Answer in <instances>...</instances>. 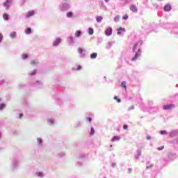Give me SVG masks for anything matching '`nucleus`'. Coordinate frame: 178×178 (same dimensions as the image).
I'll return each instance as SVG.
<instances>
[{"instance_id":"obj_1","label":"nucleus","mask_w":178,"mask_h":178,"mask_svg":"<svg viewBox=\"0 0 178 178\" xmlns=\"http://www.w3.org/2000/svg\"><path fill=\"white\" fill-rule=\"evenodd\" d=\"M141 44H143V41L140 40L136 43L132 48V52L135 54L134 57L131 59L133 62H134V60H137V59H138V56H141V48H140V45H141Z\"/></svg>"},{"instance_id":"obj_2","label":"nucleus","mask_w":178,"mask_h":178,"mask_svg":"<svg viewBox=\"0 0 178 178\" xmlns=\"http://www.w3.org/2000/svg\"><path fill=\"white\" fill-rule=\"evenodd\" d=\"M77 52L79 55V58H81V59L86 58V55L87 54V51L83 48V47H79L77 49Z\"/></svg>"},{"instance_id":"obj_3","label":"nucleus","mask_w":178,"mask_h":178,"mask_svg":"<svg viewBox=\"0 0 178 178\" xmlns=\"http://www.w3.org/2000/svg\"><path fill=\"white\" fill-rule=\"evenodd\" d=\"M60 10L65 11L69 9V5L67 3H63L59 6Z\"/></svg>"},{"instance_id":"obj_4","label":"nucleus","mask_w":178,"mask_h":178,"mask_svg":"<svg viewBox=\"0 0 178 178\" xmlns=\"http://www.w3.org/2000/svg\"><path fill=\"white\" fill-rule=\"evenodd\" d=\"M175 108V104H167L163 106L164 111H170V109H173Z\"/></svg>"},{"instance_id":"obj_5","label":"nucleus","mask_w":178,"mask_h":178,"mask_svg":"<svg viewBox=\"0 0 178 178\" xmlns=\"http://www.w3.org/2000/svg\"><path fill=\"white\" fill-rule=\"evenodd\" d=\"M169 136H170V137H171V138H173V137L177 136H178V129H175V130L171 131L169 133Z\"/></svg>"},{"instance_id":"obj_6","label":"nucleus","mask_w":178,"mask_h":178,"mask_svg":"<svg viewBox=\"0 0 178 178\" xmlns=\"http://www.w3.org/2000/svg\"><path fill=\"white\" fill-rule=\"evenodd\" d=\"M60 42H62V39L60 38H56L53 42V47H58Z\"/></svg>"},{"instance_id":"obj_7","label":"nucleus","mask_w":178,"mask_h":178,"mask_svg":"<svg viewBox=\"0 0 178 178\" xmlns=\"http://www.w3.org/2000/svg\"><path fill=\"white\" fill-rule=\"evenodd\" d=\"M56 124V121H55L54 118H49L47 120V124H49V126H55Z\"/></svg>"},{"instance_id":"obj_8","label":"nucleus","mask_w":178,"mask_h":178,"mask_svg":"<svg viewBox=\"0 0 178 178\" xmlns=\"http://www.w3.org/2000/svg\"><path fill=\"white\" fill-rule=\"evenodd\" d=\"M113 31V29H112V27H108L106 30V35H107V37H110V35H112V33Z\"/></svg>"},{"instance_id":"obj_9","label":"nucleus","mask_w":178,"mask_h":178,"mask_svg":"<svg viewBox=\"0 0 178 178\" xmlns=\"http://www.w3.org/2000/svg\"><path fill=\"white\" fill-rule=\"evenodd\" d=\"M122 33H126V29L124 28L120 27L117 29L118 35H120V34H122Z\"/></svg>"},{"instance_id":"obj_10","label":"nucleus","mask_w":178,"mask_h":178,"mask_svg":"<svg viewBox=\"0 0 178 178\" xmlns=\"http://www.w3.org/2000/svg\"><path fill=\"white\" fill-rule=\"evenodd\" d=\"M130 10L134 13H137L138 9L136 5L133 4L130 6Z\"/></svg>"},{"instance_id":"obj_11","label":"nucleus","mask_w":178,"mask_h":178,"mask_svg":"<svg viewBox=\"0 0 178 178\" xmlns=\"http://www.w3.org/2000/svg\"><path fill=\"white\" fill-rule=\"evenodd\" d=\"M164 10L165 12H169L170 10H172V6L170 4H167L164 6Z\"/></svg>"},{"instance_id":"obj_12","label":"nucleus","mask_w":178,"mask_h":178,"mask_svg":"<svg viewBox=\"0 0 178 178\" xmlns=\"http://www.w3.org/2000/svg\"><path fill=\"white\" fill-rule=\"evenodd\" d=\"M67 41L70 43L72 44L73 45V44H74V38H72V36H69L67 38Z\"/></svg>"},{"instance_id":"obj_13","label":"nucleus","mask_w":178,"mask_h":178,"mask_svg":"<svg viewBox=\"0 0 178 178\" xmlns=\"http://www.w3.org/2000/svg\"><path fill=\"white\" fill-rule=\"evenodd\" d=\"M120 140V137H119L118 136H115L111 139V141H112V143H115V141H119Z\"/></svg>"},{"instance_id":"obj_14","label":"nucleus","mask_w":178,"mask_h":178,"mask_svg":"<svg viewBox=\"0 0 178 178\" xmlns=\"http://www.w3.org/2000/svg\"><path fill=\"white\" fill-rule=\"evenodd\" d=\"M35 12L33 10L29 11L26 15V17H31V16H34Z\"/></svg>"},{"instance_id":"obj_15","label":"nucleus","mask_w":178,"mask_h":178,"mask_svg":"<svg viewBox=\"0 0 178 178\" xmlns=\"http://www.w3.org/2000/svg\"><path fill=\"white\" fill-rule=\"evenodd\" d=\"M102 19H104L102 16H97L96 17V21L97 22V23H101L102 22Z\"/></svg>"},{"instance_id":"obj_16","label":"nucleus","mask_w":178,"mask_h":178,"mask_svg":"<svg viewBox=\"0 0 178 178\" xmlns=\"http://www.w3.org/2000/svg\"><path fill=\"white\" fill-rule=\"evenodd\" d=\"M97 56V53H92L90 54V59H96Z\"/></svg>"},{"instance_id":"obj_17","label":"nucleus","mask_w":178,"mask_h":178,"mask_svg":"<svg viewBox=\"0 0 178 178\" xmlns=\"http://www.w3.org/2000/svg\"><path fill=\"white\" fill-rule=\"evenodd\" d=\"M81 36V31H76L75 32V37H77L78 38Z\"/></svg>"},{"instance_id":"obj_18","label":"nucleus","mask_w":178,"mask_h":178,"mask_svg":"<svg viewBox=\"0 0 178 178\" xmlns=\"http://www.w3.org/2000/svg\"><path fill=\"white\" fill-rule=\"evenodd\" d=\"M137 155L135 156L136 159H138L141 156V150L137 151Z\"/></svg>"},{"instance_id":"obj_19","label":"nucleus","mask_w":178,"mask_h":178,"mask_svg":"<svg viewBox=\"0 0 178 178\" xmlns=\"http://www.w3.org/2000/svg\"><path fill=\"white\" fill-rule=\"evenodd\" d=\"M4 6L6 8V9H9V7L10 6V3H9V1L4 3Z\"/></svg>"},{"instance_id":"obj_20","label":"nucleus","mask_w":178,"mask_h":178,"mask_svg":"<svg viewBox=\"0 0 178 178\" xmlns=\"http://www.w3.org/2000/svg\"><path fill=\"white\" fill-rule=\"evenodd\" d=\"M88 34L90 35H92V34H94V29L92 28H89L88 29Z\"/></svg>"},{"instance_id":"obj_21","label":"nucleus","mask_w":178,"mask_h":178,"mask_svg":"<svg viewBox=\"0 0 178 178\" xmlns=\"http://www.w3.org/2000/svg\"><path fill=\"white\" fill-rule=\"evenodd\" d=\"M31 65L32 66H35V65H38V61L33 60L31 61Z\"/></svg>"},{"instance_id":"obj_22","label":"nucleus","mask_w":178,"mask_h":178,"mask_svg":"<svg viewBox=\"0 0 178 178\" xmlns=\"http://www.w3.org/2000/svg\"><path fill=\"white\" fill-rule=\"evenodd\" d=\"M119 20H120V15H116L114 18V22L117 23L118 22H119Z\"/></svg>"},{"instance_id":"obj_23","label":"nucleus","mask_w":178,"mask_h":178,"mask_svg":"<svg viewBox=\"0 0 178 178\" xmlns=\"http://www.w3.org/2000/svg\"><path fill=\"white\" fill-rule=\"evenodd\" d=\"M31 33V28H27L25 29V34H30Z\"/></svg>"},{"instance_id":"obj_24","label":"nucleus","mask_w":178,"mask_h":178,"mask_svg":"<svg viewBox=\"0 0 178 178\" xmlns=\"http://www.w3.org/2000/svg\"><path fill=\"white\" fill-rule=\"evenodd\" d=\"M10 37L11 38H15L16 37V32H12L10 34Z\"/></svg>"},{"instance_id":"obj_25","label":"nucleus","mask_w":178,"mask_h":178,"mask_svg":"<svg viewBox=\"0 0 178 178\" xmlns=\"http://www.w3.org/2000/svg\"><path fill=\"white\" fill-rule=\"evenodd\" d=\"M95 133V130L94 129V127H91L90 129V136H94Z\"/></svg>"},{"instance_id":"obj_26","label":"nucleus","mask_w":178,"mask_h":178,"mask_svg":"<svg viewBox=\"0 0 178 178\" xmlns=\"http://www.w3.org/2000/svg\"><path fill=\"white\" fill-rule=\"evenodd\" d=\"M160 134H161V136H166V134H168V131L165 130L161 131Z\"/></svg>"},{"instance_id":"obj_27","label":"nucleus","mask_w":178,"mask_h":178,"mask_svg":"<svg viewBox=\"0 0 178 178\" xmlns=\"http://www.w3.org/2000/svg\"><path fill=\"white\" fill-rule=\"evenodd\" d=\"M67 17H73V13L72 12L67 13Z\"/></svg>"},{"instance_id":"obj_28","label":"nucleus","mask_w":178,"mask_h":178,"mask_svg":"<svg viewBox=\"0 0 178 178\" xmlns=\"http://www.w3.org/2000/svg\"><path fill=\"white\" fill-rule=\"evenodd\" d=\"M3 17L4 20H8V19H9V15H8V14H3Z\"/></svg>"},{"instance_id":"obj_29","label":"nucleus","mask_w":178,"mask_h":178,"mask_svg":"<svg viewBox=\"0 0 178 178\" xmlns=\"http://www.w3.org/2000/svg\"><path fill=\"white\" fill-rule=\"evenodd\" d=\"M121 86L122 87H124V88H125V90H126V88H127V86H126V81H122L121 83Z\"/></svg>"},{"instance_id":"obj_30","label":"nucleus","mask_w":178,"mask_h":178,"mask_svg":"<svg viewBox=\"0 0 178 178\" xmlns=\"http://www.w3.org/2000/svg\"><path fill=\"white\" fill-rule=\"evenodd\" d=\"M66 154H65V152H61V153H59L58 154V156L60 157V158H63V156H65Z\"/></svg>"},{"instance_id":"obj_31","label":"nucleus","mask_w":178,"mask_h":178,"mask_svg":"<svg viewBox=\"0 0 178 178\" xmlns=\"http://www.w3.org/2000/svg\"><path fill=\"white\" fill-rule=\"evenodd\" d=\"M6 105L5 104H0V111H2L5 108Z\"/></svg>"},{"instance_id":"obj_32","label":"nucleus","mask_w":178,"mask_h":178,"mask_svg":"<svg viewBox=\"0 0 178 178\" xmlns=\"http://www.w3.org/2000/svg\"><path fill=\"white\" fill-rule=\"evenodd\" d=\"M123 20H127L129 19V15L126 14L124 16L122 17Z\"/></svg>"},{"instance_id":"obj_33","label":"nucleus","mask_w":178,"mask_h":178,"mask_svg":"<svg viewBox=\"0 0 178 178\" xmlns=\"http://www.w3.org/2000/svg\"><path fill=\"white\" fill-rule=\"evenodd\" d=\"M2 40H3V35H2V33H0V42H2Z\"/></svg>"},{"instance_id":"obj_34","label":"nucleus","mask_w":178,"mask_h":178,"mask_svg":"<svg viewBox=\"0 0 178 178\" xmlns=\"http://www.w3.org/2000/svg\"><path fill=\"white\" fill-rule=\"evenodd\" d=\"M123 129L124 130H127V129H129V126L127 124H124Z\"/></svg>"},{"instance_id":"obj_35","label":"nucleus","mask_w":178,"mask_h":178,"mask_svg":"<svg viewBox=\"0 0 178 178\" xmlns=\"http://www.w3.org/2000/svg\"><path fill=\"white\" fill-rule=\"evenodd\" d=\"M164 148H165V146H161V147H158L157 149L159 151H162V149H163Z\"/></svg>"},{"instance_id":"obj_36","label":"nucleus","mask_w":178,"mask_h":178,"mask_svg":"<svg viewBox=\"0 0 178 178\" xmlns=\"http://www.w3.org/2000/svg\"><path fill=\"white\" fill-rule=\"evenodd\" d=\"M27 54H22V59H27Z\"/></svg>"},{"instance_id":"obj_37","label":"nucleus","mask_w":178,"mask_h":178,"mask_svg":"<svg viewBox=\"0 0 178 178\" xmlns=\"http://www.w3.org/2000/svg\"><path fill=\"white\" fill-rule=\"evenodd\" d=\"M38 176H39V177H42L44 175L42 172H39L38 173Z\"/></svg>"},{"instance_id":"obj_38","label":"nucleus","mask_w":178,"mask_h":178,"mask_svg":"<svg viewBox=\"0 0 178 178\" xmlns=\"http://www.w3.org/2000/svg\"><path fill=\"white\" fill-rule=\"evenodd\" d=\"M87 120H88V122H92V118H91L90 117H88V118H87Z\"/></svg>"},{"instance_id":"obj_39","label":"nucleus","mask_w":178,"mask_h":178,"mask_svg":"<svg viewBox=\"0 0 178 178\" xmlns=\"http://www.w3.org/2000/svg\"><path fill=\"white\" fill-rule=\"evenodd\" d=\"M76 165H77V166H82L83 163H81V162H77Z\"/></svg>"},{"instance_id":"obj_40","label":"nucleus","mask_w":178,"mask_h":178,"mask_svg":"<svg viewBox=\"0 0 178 178\" xmlns=\"http://www.w3.org/2000/svg\"><path fill=\"white\" fill-rule=\"evenodd\" d=\"M152 166H154V165H147L146 167V169H151V168H152Z\"/></svg>"},{"instance_id":"obj_41","label":"nucleus","mask_w":178,"mask_h":178,"mask_svg":"<svg viewBox=\"0 0 178 178\" xmlns=\"http://www.w3.org/2000/svg\"><path fill=\"white\" fill-rule=\"evenodd\" d=\"M35 71H33L32 72L30 73L31 76H34V74H35Z\"/></svg>"},{"instance_id":"obj_42","label":"nucleus","mask_w":178,"mask_h":178,"mask_svg":"<svg viewBox=\"0 0 178 178\" xmlns=\"http://www.w3.org/2000/svg\"><path fill=\"white\" fill-rule=\"evenodd\" d=\"M76 70H81V65H77Z\"/></svg>"},{"instance_id":"obj_43","label":"nucleus","mask_w":178,"mask_h":178,"mask_svg":"<svg viewBox=\"0 0 178 178\" xmlns=\"http://www.w3.org/2000/svg\"><path fill=\"white\" fill-rule=\"evenodd\" d=\"M76 125L77 127L81 126V122H77L76 123Z\"/></svg>"},{"instance_id":"obj_44","label":"nucleus","mask_w":178,"mask_h":178,"mask_svg":"<svg viewBox=\"0 0 178 178\" xmlns=\"http://www.w3.org/2000/svg\"><path fill=\"white\" fill-rule=\"evenodd\" d=\"M111 166L112 168H115V166H116V163H112Z\"/></svg>"},{"instance_id":"obj_45","label":"nucleus","mask_w":178,"mask_h":178,"mask_svg":"<svg viewBox=\"0 0 178 178\" xmlns=\"http://www.w3.org/2000/svg\"><path fill=\"white\" fill-rule=\"evenodd\" d=\"M133 172V170L131 168H128V173H131Z\"/></svg>"},{"instance_id":"obj_46","label":"nucleus","mask_w":178,"mask_h":178,"mask_svg":"<svg viewBox=\"0 0 178 178\" xmlns=\"http://www.w3.org/2000/svg\"><path fill=\"white\" fill-rule=\"evenodd\" d=\"M131 109H134V106H132L131 107H129L128 111H131Z\"/></svg>"},{"instance_id":"obj_47","label":"nucleus","mask_w":178,"mask_h":178,"mask_svg":"<svg viewBox=\"0 0 178 178\" xmlns=\"http://www.w3.org/2000/svg\"><path fill=\"white\" fill-rule=\"evenodd\" d=\"M19 119H22V118H23V114H22V113H20V114L19 115Z\"/></svg>"},{"instance_id":"obj_48","label":"nucleus","mask_w":178,"mask_h":178,"mask_svg":"<svg viewBox=\"0 0 178 178\" xmlns=\"http://www.w3.org/2000/svg\"><path fill=\"white\" fill-rule=\"evenodd\" d=\"M117 102H118V103L122 102V99H117Z\"/></svg>"},{"instance_id":"obj_49","label":"nucleus","mask_w":178,"mask_h":178,"mask_svg":"<svg viewBox=\"0 0 178 178\" xmlns=\"http://www.w3.org/2000/svg\"><path fill=\"white\" fill-rule=\"evenodd\" d=\"M147 140H151V136H147Z\"/></svg>"},{"instance_id":"obj_50","label":"nucleus","mask_w":178,"mask_h":178,"mask_svg":"<svg viewBox=\"0 0 178 178\" xmlns=\"http://www.w3.org/2000/svg\"><path fill=\"white\" fill-rule=\"evenodd\" d=\"M110 0H104V2H106V3H108V2H109Z\"/></svg>"},{"instance_id":"obj_51","label":"nucleus","mask_w":178,"mask_h":178,"mask_svg":"<svg viewBox=\"0 0 178 178\" xmlns=\"http://www.w3.org/2000/svg\"><path fill=\"white\" fill-rule=\"evenodd\" d=\"M107 48L109 49V48H111V44H108Z\"/></svg>"},{"instance_id":"obj_52","label":"nucleus","mask_w":178,"mask_h":178,"mask_svg":"<svg viewBox=\"0 0 178 178\" xmlns=\"http://www.w3.org/2000/svg\"><path fill=\"white\" fill-rule=\"evenodd\" d=\"M114 99H118V96H115V97H114Z\"/></svg>"},{"instance_id":"obj_53","label":"nucleus","mask_w":178,"mask_h":178,"mask_svg":"<svg viewBox=\"0 0 178 178\" xmlns=\"http://www.w3.org/2000/svg\"><path fill=\"white\" fill-rule=\"evenodd\" d=\"M102 6H104V1L102 2Z\"/></svg>"},{"instance_id":"obj_54","label":"nucleus","mask_w":178,"mask_h":178,"mask_svg":"<svg viewBox=\"0 0 178 178\" xmlns=\"http://www.w3.org/2000/svg\"><path fill=\"white\" fill-rule=\"evenodd\" d=\"M177 143H178V138H177Z\"/></svg>"},{"instance_id":"obj_55","label":"nucleus","mask_w":178,"mask_h":178,"mask_svg":"<svg viewBox=\"0 0 178 178\" xmlns=\"http://www.w3.org/2000/svg\"><path fill=\"white\" fill-rule=\"evenodd\" d=\"M80 158H83V156H81Z\"/></svg>"},{"instance_id":"obj_56","label":"nucleus","mask_w":178,"mask_h":178,"mask_svg":"<svg viewBox=\"0 0 178 178\" xmlns=\"http://www.w3.org/2000/svg\"><path fill=\"white\" fill-rule=\"evenodd\" d=\"M160 1H163V0H160Z\"/></svg>"}]
</instances>
